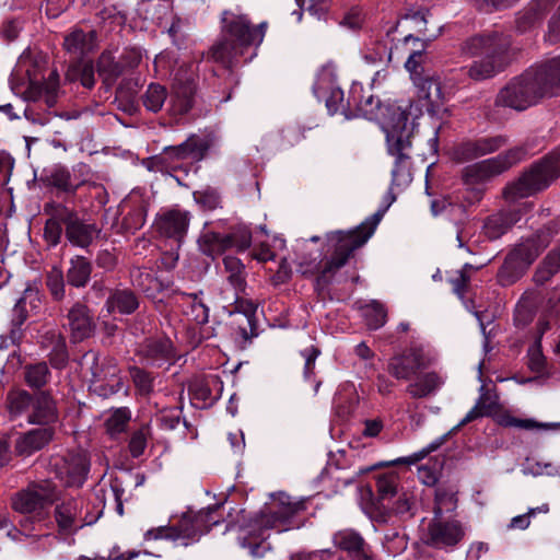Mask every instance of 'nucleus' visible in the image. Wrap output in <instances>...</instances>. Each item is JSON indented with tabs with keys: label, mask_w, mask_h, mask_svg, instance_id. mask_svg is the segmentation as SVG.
Masks as SVG:
<instances>
[{
	"label": "nucleus",
	"mask_w": 560,
	"mask_h": 560,
	"mask_svg": "<svg viewBox=\"0 0 560 560\" xmlns=\"http://www.w3.org/2000/svg\"><path fill=\"white\" fill-rule=\"evenodd\" d=\"M361 85H352L350 90L352 107L357 115L368 120H382L386 128L388 152L395 156V165L392 171L393 186H405L411 182L408 168L409 149L415 124L410 121L413 105L392 104L383 107L381 101L372 94L362 95Z\"/></svg>",
	"instance_id": "f257e3e1"
},
{
	"label": "nucleus",
	"mask_w": 560,
	"mask_h": 560,
	"mask_svg": "<svg viewBox=\"0 0 560 560\" xmlns=\"http://www.w3.org/2000/svg\"><path fill=\"white\" fill-rule=\"evenodd\" d=\"M382 213L372 214L355 229L335 231L326 235V248L329 255L322 260L319 254H304L299 257L298 271L303 276H316V287L325 289L352 256L373 235Z\"/></svg>",
	"instance_id": "f03ea898"
},
{
	"label": "nucleus",
	"mask_w": 560,
	"mask_h": 560,
	"mask_svg": "<svg viewBox=\"0 0 560 560\" xmlns=\"http://www.w3.org/2000/svg\"><path fill=\"white\" fill-rule=\"evenodd\" d=\"M268 28L267 22L254 24L247 14L225 10L221 15V37L201 55L231 68L241 59L252 60L257 55Z\"/></svg>",
	"instance_id": "7ed1b4c3"
},
{
	"label": "nucleus",
	"mask_w": 560,
	"mask_h": 560,
	"mask_svg": "<svg viewBox=\"0 0 560 560\" xmlns=\"http://www.w3.org/2000/svg\"><path fill=\"white\" fill-rule=\"evenodd\" d=\"M560 95V56L533 66L513 78L495 98L498 106L525 110L544 97Z\"/></svg>",
	"instance_id": "20e7f679"
},
{
	"label": "nucleus",
	"mask_w": 560,
	"mask_h": 560,
	"mask_svg": "<svg viewBox=\"0 0 560 560\" xmlns=\"http://www.w3.org/2000/svg\"><path fill=\"white\" fill-rule=\"evenodd\" d=\"M460 50L467 57L482 56L467 67L466 74L474 81L494 78L506 69L516 54L512 36L501 30H488L467 37Z\"/></svg>",
	"instance_id": "39448f33"
},
{
	"label": "nucleus",
	"mask_w": 560,
	"mask_h": 560,
	"mask_svg": "<svg viewBox=\"0 0 560 560\" xmlns=\"http://www.w3.org/2000/svg\"><path fill=\"white\" fill-rule=\"evenodd\" d=\"M223 266L226 282L232 287L230 294L226 290L221 291L223 308L226 310L231 317V328L240 336L243 342H248L256 336V305L240 295L246 287L245 266L241 259L234 256H225L223 258Z\"/></svg>",
	"instance_id": "423d86ee"
},
{
	"label": "nucleus",
	"mask_w": 560,
	"mask_h": 560,
	"mask_svg": "<svg viewBox=\"0 0 560 560\" xmlns=\"http://www.w3.org/2000/svg\"><path fill=\"white\" fill-rule=\"evenodd\" d=\"M304 509V502L290 500L266 509L243 528L241 546L247 548L254 558H262L271 550V545L267 541L270 532L282 533L292 528V517Z\"/></svg>",
	"instance_id": "0eeeda50"
},
{
	"label": "nucleus",
	"mask_w": 560,
	"mask_h": 560,
	"mask_svg": "<svg viewBox=\"0 0 560 560\" xmlns=\"http://www.w3.org/2000/svg\"><path fill=\"white\" fill-rule=\"evenodd\" d=\"M58 497L56 486L50 481L30 485L12 498V508L23 516L19 524L25 535L42 533L52 526L46 510Z\"/></svg>",
	"instance_id": "6e6552de"
},
{
	"label": "nucleus",
	"mask_w": 560,
	"mask_h": 560,
	"mask_svg": "<svg viewBox=\"0 0 560 560\" xmlns=\"http://www.w3.org/2000/svg\"><path fill=\"white\" fill-rule=\"evenodd\" d=\"M220 505L209 506L198 512L187 511L182 515L178 523L174 526H159L148 529L143 538L147 541L156 539L185 540L184 545L197 541L202 535L208 533L212 526L221 522V515H218Z\"/></svg>",
	"instance_id": "1a4fd4ad"
},
{
	"label": "nucleus",
	"mask_w": 560,
	"mask_h": 560,
	"mask_svg": "<svg viewBox=\"0 0 560 560\" xmlns=\"http://www.w3.org/2000/svg\"><path fill=\"white\" fill-rule=\"evenodd\" d=\"M560 176V149L552 151L540 162L534 164L516 182L504 188V198L515 201L547 188Z\"/></svg>",
	"instance_id": "9d476101"
},
{
	"label": "nucleus",
	"mask_w": 560,
	"mask_h": 560,
	"mask_svg": "<svg viewBox=\"0 0 560 560\" xmlns=\"http://www.w3.org/2000/svg\"><path fill=\"white\" fill-rule=\"evenodd\" d=\"M527 152L524 147L512 148L494 158L467 165L462 173L466 185L486 182L523 161Z\"/></svg>",
	"instance_id": "9b49d317"
},
{
	"label": "nucleus",
	"mask_w": 560,
	"mask_h": 560,
	"mask_svg": "<svg viewBox=\"0 0 560 560\" xmlns=\"http://www.w3.org/2000/svg\"><path fill=\"white\" fill-rule=\"evenodd\" d=\"M83 361L91 364V384L94 392L106 397L116 394L122 388V381L119 375L120 370L115 359L102 358L94 352H89L84 354Z\"/></svg>",
	"instance_id": "f8f14e48"
},
{
	"label": "nucleus",
	"mask_w": 560,
	"mask_h": 560,
	"mask_svg": "<svg viewBox=\"0 0 560 560\" xmlns=\"http://www.w3.org/2000/svg\"><path fill=\"white\" fill-rule=\"evenodd\" d=\"M433 361L430 352L421 345H410L401 353L392 357L387 364L388 373L396 380L410 381L420 370Z\"/></svg>",
	"instance_id": "ddd939ff"
},
{
	"label": "nucleus",
	"mask_w": 560,
	"mask_h": 560,
	"mask_svg": "<svg viewBox=\"0 0 560 560\" xmlns=\"http://www.w3.org/2000/svg\"><path fill=\"white\" fill-rule=\"evenodd\" d=\"M89 466L88 456L83 452H68L55 455L50 459L51 469L66 487L82 486L86 479Z\"/></svg>",
	"instance_id": "4468645a"
},
{
	"label": "nucleus",
	"mask_w": 560,
	"mask_h": 560,
	"mask_svg": "<svg viewBox=\"0 0 560 560\" xmlns=\"http://www.w3.org/2000/svg\"><path fill=\"white\" fill-rule=\"evenodd\" d=\"M465 530L460 522L433 517L428 524L423 541L438 549H446L456 546L464 537Z\"/></svg>",
	"instance_id": "2eb2a0df"
},
{
	"label": "nucleus",
	"mask_w": 560,
	"mask_h": 560,
	"mask_svg": "<svg viewBox=\"0 0 560 560\" xmlns=\"http://www.w3.org/2000/svg\"><path fill=\"white\" fill-rule=\"evenodd\" d=\"M83 500L72 498L56 504L54 518L59 534L71 535L95 522L94 517L83 515Z\"/></svg>",
	"instance_id": "dca6fc26"
},
{
	"label": "nucleus",
	"mask_w": 560,
	"mask_h": 560,
	"mask_svg": "<svg viewBox=\"0 0 560 560\" xmlns=\"http://www.w3.org/2000/svg\"><path fill=\"white\" fill-rule=\"evenodd\" d=\"M314 94L318 100H324L329 113L335 114L339 110L347 112L352 109V98L349 94L347 104L343 102L342 90L335 84L332 74L329 71H323L317 77L313 86Z\"/></svg>",
	"instance_id": "f3484780"
},
{
	"label": "nucleus",
	"mask_w": 560,
	"mask_h": 560,
	"mask_svg": "<svg viewBox=\"0 0 560 560\" xmlns=\"http://www.w3.org/2000/svg\"><path fill=\"white\" fill-rule=\"evenodd\" d=\"M90 168L86 164L79 163L70 172L66 166L56 165L52 167L49 180L50 184L68 194H74L79 187L89 180Z\"/></svg>",
	"instance_id": "a211bd4d"
},
{
	"label": "nucleus",
	"mask_w": 560,
	"mask_h": 560,
	"mask_svg": "<svg viewBox=\"0 0 560 560\" xmlns=\"http://www.w3.org/2000/svg\"><path fill=\"white\" fill-rule=\"evenodd\" d=\"M332 542L337 548L347 552L352 560H373L371 546L354 529L338 530L332 536Z\"/></svg>",
	"instance_id": "6ab92c4d"
},
{
	"label": "nucleus",
	"mask_w": 560,
	"mask_h": 560,
	"mask_svg": "<svg viewBox=\"0 0 560 560\" xmlns=\"http://www.w3.org/2000/svg\"><path fill=\"white\" fill-rule=\"evenodd\" d=\"M58 419L59 413L57 405L50 393L43 390L36 394L33 398L31 410L27 413V422L42 425V428H54Z\"/></svg>",
	"instance_id": "aec40b11"
},
{
	"label": "nucleus",
	"mask_w": 560,
	"mask_h": 560,
	"mask_svg": "<svg viewBox=\"0 0 560 560\" xmlns=\"http://www.w3.org/2000/svg\"><path fill=\"white\" fill-rule=\"evenodd\" d=\"M189 225L188 212L180 210H168L155 220L156 231L167 237L180 242L185 236Z\"/></svg>",
	"instance_id": "412c9836"
},
{
	"label": "nucleus",
	"mask_w": 560,
	"mask_h": 560,
	"mask_svg": "<svg viewBox=\"0 0 560 560\" xmlns=\"http://www.w3.org/2000/svg\"><path fill=\"white\" fill-rule=\"evenodd\" d=\"M54 434L55 429L52 427L32 429L16 438L14 452L19 456H31L46 446L52 440Z\"/></svg>",
	"instance_id": "4be33fe9"
},
{
	"label": "nucleus",
	"mask_w": 560,
	"mask_h": 560,
	"mask_svg": "<svg viewBox=\"0 0 560 560\" xmlns=\"http://www.w3.org/2000/svg\"><path fill=\"white\" fill-rule=\"evenodd\" d=\"M207 150L208 144L206 141L192 135L178 145L164 148L160 159L163 161H199L205 156Z\"/></svg>",
	"instance_id": "5701e85b"
},
{
	"label": "nucleus",
	"mask_w": 560,
	"mask_h": 560,
	"mask_svg": "<svg viewBox=\"0 0 560 560\" xmlns=\"http://www.w3.org/2000/svg\"><path fill=\"white\" fill-rule=\"evenodd\" d=\"M68 326L72 340L80 342L92 336L95 323L86 305L75 303L68 313Z\"/></svg>",
	"instance_id": "b1692460"
},
{
	"label": "nucleus",
	"mask_w": 560,
	"mask_h": 560,
	"mask_svg": "<svg viewBox=\"0 0 560 560\" xmlns=\"http://www.w3.org/2000/svg\"><path fill=\"white\" fill-rule=\"evenodd\" d=\"M59 79L56 73H51L44 82L30 80L24 91V97L28 102L43 101L48 108L56 105L58 98Z\"/></svg>",
	"instance_id": "393cba45"
},
{
	"label": "nucleus",
	"mask_w": 560,
	"mask_h": 560,
	"mask_svg": "<svg viewBox=\"0 0 560 560\" xmlns=\"http://www.w3.org/2000/svg\"><path fill=\"white\" fill-rule=\"evenodd\" d=\"M500 410L501 406L498 395L487 389L485 386H481L478 400L463 418L458 427H463L481 417H495Z\"/></svg>",
	"instance_id": "a878e982"
},
{
	"label": "nucleus",
	"mask_w": 560,
	"mask_h": 560,
	"mask_svg": "<svg viewBox=\"0 0 560 560\" xmlns=\"http://www.w3.org/2000/svg\"><path fill=\"white\" fill-rule=\"evenodd\" d=\"M550 235L545 236L544 232L537 233L534 237L518 244L510 255L527 268L535 261L544 248L548 246Z\"/></svg>",
	"instance_id": "bb28decb"
},
{
	"label": "nucleus",
	"mask_w": 560,
	"mask_h": 560,
	"mask_svg": "<svg viewBox=\"0 0 560 560\" xmlns=\"http://www.w3.org/2000/svg\"><path fill=\"white\" fill-rule=\"evenodd\" d=\"M520 220V213L514 210L500 211L488 217L483 223V233L491 240H498Z\"/></svg>",
	"instance_id": "cd10ccee"
},
{
	"label": "nucleus",
	"mask_w": 560,
	"mask_h": 560,
	"mask_svg": "<svg viewBox=\"0 0 560 560\" xmlns=\"http://www.w3.org/2000/svg\"><path fill=\"white\" fill-rule=\"evenodd\" d=\"M63 47L74 58H82L96 47V33L75 28L65 37Z\"/></svg>",
	"instance_id": "c85d7f7f"
},
{
	"label": "nucleus",
	"mask_w": 560,
	"mask_h": 560,
	"mask_svg": "<svg viewBox=\"0 0 560 560\" xmlns=\"http://www.w3.org/2000/svg\"><path fill=\"white\" fill-rule=\"evenodd\" d=\"M416 376L417 377L406 387V392L416 399L425 398L435 394L444 383L443 377L435 371L427 372L421 375L417 374Z\"/></svg>",
	"instance_id": "c756f323"
},
{
	"label": "nucleus",
	"mask_w": 560,
	"mask_h": 560,
	"mask_svg": "<svg viewBox=\"0 0 560 560\" xmlns=\"http://www.w3.org/2000/svg\"><path fill=\"white\" fill-rule=\"evenodd\" d=\"M105 307L108 313L132 314L139 307V299L129 289H116L108 295Z\"/></svg>",
	"instance_id": "7c9ffc66"
},
{
	"label": "nucleus",
	"mask_w": 560,
	"mask_h": 560,
	"mask_svg": "<svg viewBox=\"0 0 560 560\" xmlns=\"http://www.w3.org/2000/svg\"><path fill=\"white\" fill-rule=\"evenodd\" d=\"M100 230L93 223H86L79 217L66 228V237L74 246L88 247L98 235Z\"/></svg>",
	"instance_id": "2f4dec72"
},
{
	"label": "nucleus",
	"mask_w": 560,
	"mask_h": 560,
	"mask_svg": "<svg viewBox=\"0 0 560 560\" xmlns=\"http://www.w3.org/2000/svg\"><path fill=\"white\" fill-rule=\"evenodd\" d=\"M139 352L148 362L158 363L172 357L173 345L168 338H151L141 345Z\"/></svg>",
	"instance_id": "473e14b6"
},
{
	"label": "nucleus",
	"mask_w": 560,
	"mask_h": 560,
	"mask_svg": "<svg viewBox=\"0 0 560 560\" xmlns=\"http://www.w3.org/2000/svg\"><path fill=\"white\" fill-rule=\"evenodd\" d=\"M417 86L418 96L421 101H424L423 106H427L428 110H434L443 104L444 96L439 80L433 78L421 79Z\"/></svg>",
	"instance_id": "72a5a7b5"
},
{
	"label": "nucleus",
	"mask_w": 560,
	"mask_h": 560,
	"mask_svg": "<svg viewBox=\"0 0 560 560\" xmlns=\"http://www.w3.org/2000/svg\"><path fill=\"white\" fill-rule=\"evenodd\" d=\"M538 306V294L535 291H525L514 310V323L517 326H527L535 317Z\"/></svg>",
	"instance_id": "f704fd0d"
},
{
	"label": "nucleus",
	"mask_w": 560,
	"mask_h": 560,
	"mask_svg": "<svg viewBox=\"0 0 560 560\" xmlns=\"http://www.w3.org/2000/svg\"><path fill=\"white\" fill-rule=\"evenodd\" d=\"M497 422L505 428H520L523 430H545V431H555L560 430V423L557 422H539L535 419H520L512 416L509 412H502L495 416Z\"/></svg>",
	"instance_id": "c9c22d12"
},
{
	"label": "nucleus",
	"mask_w": 560,
	"mask_h": 560,
	"mask_svg": "<svg viewBox=\"0 0 560 560\" xmlns=\"http://www.w3.org/2000/svg\"><path fill=\"white\" fill-rule=\"evenodd\" d=\"M34 396L25 389H11L7 394L5 406L11 419L26 415L31 410Z\"/></svg>",
	"instance_id": "e433bc0d"
},
{
	"label": "nucleus",
	"mask_w": 560,
	"mask_h": 560,
	"mask_svg": "<svg viewBox=\"0 0 560 560\" xmlns=\"http://www.w3.org/2000/svg\"><path fill=\"white\" fill-rule=\"evenodd\" d=\"M92 273L91 262L83 256H75L70 260L67 270V282L75 288H83L90 281Z\"/></svg>",
	"instance_id": "4c0bfd02"
},
{
	"label": "nucleus",
	"mask_w": 560,
	"mask_h": 560,
	"mask_svg": "<svg viewBox=\"0 0 560 560\" xmlns=\"http://www.w3.org/2000/svg\"><path fill=\"white\" fill-rule=\"evenodd\" d=\"M230 238L224 234L212 231L203 232L199 240L198 246L202 254L215 257L221 255L225 249L230 248Z\"/></svg>",
	"instance_id": "58836bf2"
},
{
	"label": "nucleus",
	"mask_w": 560,
	"mask_h": 560,
	"mask_svg": "<svg viewBox=\"0 0 560 560\" xmlns=\"http://www.w3.org/2000/svg\"><path fill=\"white\" fill-rule=\"evenodd\" d=\"M550 7V0H537L525 11L521 12L516 19V27L520 32H526L536 25Z\"/></svg>",
	"instance_id": "ea45409f"
},
{
	"label": "nucleus",
	"mask_w": 560,
	"mask_h": 560,
	"mask_svg": "<svg viewBox=\"0 0 560 560\" xmlns=\"http://www.w3.org/2000/svg\"><path fill=\"white\" fill-rule=\"evenodd\" d=\"M527 269L526 266H523L514 256L509 254L497 273L498 282L502 287H509L520 280Z\"/></svg>",
	"instance_id": "a19ab883"
},
{
	"label": "nucleus",
	"mask_w": 560,
	"mask_h": 560,
	"mask_svg": "<svg viewBox=\"0 0 560 560\" xmlns=\"http://www.w3.org/2000/svg\"><path fill=\"white\" fill-rule=\"evenodd\" d=\"M67 79L70 81H80L84 88L92 89L95 84L93 63L85 60L74 61L69 66Z\"/></svg>",
	"instance_id": "79ce46f5"
},
{
	"label": "nucleus",
	"mask_w": 560,
	"mask_h": 560,
	"mask_svg": "<svg viewBox=\"0 0 560 560\" xmlns=\"http://www.w3.org/2000/svg\"><path fill=\"white\" fill-rule=\"evenodd\" d=\"M560 271V245L551 250L538 266L534 280L538 284H544Z\"/></svg>",
	"instance_id": "37998d69"
},
{
	"label": "nucleus",
	"mask_w": 560,
	"mask_h": 560,
	"mask_svg": "<svg viewBox=\"0 0 560 560\" xmlns=\"http://www.w3.org/2000/svg\"><path fill=\"white\" fill-rule=\"evenodd\" d=\"M399 476L394 471L380 474L376 476L375 488L377 500L381 502L390 500L398 492Z\"/></svg>",
	"instance_id": "c03bdc74"
},
{
	"label": "nucleus",
	"mask_w": 560,
	"mask_h": 560,
	"mask_svg": "<svg viewBox=\"0 0 560 560\" xmlns=\"http://www.w3.org/2000/svg\"><path fill=\"white\" fill-rule=\"evenodd\" d=\"M167 96L168 93L164 85L160 83H151L148 85L141 98L143 106L148 110L158 113L162 109Z\"/></svg>",
	"instance_id": "a18cd8bd"
},
{
	"label": "nucleus",
	"mask_w": 560,
	"mask_h": 560,
	"mask_svg": "<svg viewBox=\"0 0 560 560\" xmlns=\"http://www.w3.org/2000/svg\"><path fill=\"white\" fill-rule=\"evenodd\" d=\"M24 378L30 387L42 388L48 383L50 371L45 362L30 364L25 366Z\"/></svg>",
	"instance_id": "49530a36"
},
{
	"label": "nucleus",
	"mask_w": 560,
	"mask_h": 560,
	"mask_svg": "<svg viewBox=\"0 0 560 560\" xmlns=\"http://www.w3.org/2000/svg\"><path fill=\"white\" fill-rule=\"evenodd\" d=\"M184 313L196 324L203 325L209 319V308L202 303L197 295H186L184 298Z\"/></svg>",
	"instance_id": "de8ad7c7"
},
{
	"label": "nucleus",
	"mask_w": 560,
	"mask_h": 560,
	"mask_svg": "<svg viewBox=\"0 0 560 560\" xmlns=\"http://www.w3.org/2000/svg\"><path fill=\"white\" fill-rule=\"evenodd\" d=\"M363 316L370 329H378L387 320V310L382 303L372 301L363 308Z\"/></svg>",
	"instance_id": "09e8293b"
},
{
	"label": "nucleus",
	"mask_w": 560,
	"mask_h": 560,
	"mask_svg": "<svg viewBox=\"0 0 560 560\" xmlns=\"http://www.w3.org/2000/svg\"><path fill=\"white\" fill-rule=\"evenodd\" d=\"M97 71L105 81H113L121 74L122 69L110 51H103L97 60Z\"/></svg>",
	"instance_id": "8fccbe9b"
},
{
	"label": "nucleus",
	"mask_w": 560,
	"mask_h": 560,
	"mask_svg": "<svg viewBox=\"0 0 560 560\" xmlns=\"http://www.w3.org/2000/svg\"><path fill=\"white\" fill-rule=\"evenodd\" d=\"M475 271V268L465 264L462 269L456 270L448 279L453 288V292L460 299H464L465 294L468 291V287L471 279V273Z\"/></svg>",
	"instance_id": "3c124183"
},
{
	"label": "nucleus",
	"mask_w": 560,
	"mask_h": 560,
	"mask_svg": "<svg viewBox=\"0 0 560 560\" xmlns=\"http://www.w3.org/2000/svg\"><path fill=\"white\" fill-rule=\"evenodd\" d=\"M195 68L194 65H186L180 66L176 72L174 73V80L179 84H187L185 88L184 94L185 100L183 104L180 105L182 112H187L190 108V100L189 96L191 95L192 89L190 84L194 82L195 79Z\"/></svg>",
	"instance_id": "603ef678"
},
{
	"label": "nucleus",
	"mask_w": 560,
	"mask_h": 560,
	"mask_svg": "<svg viewBox=\"0 0 560 560\" xmlns=\"http://www.w3.org/2000/svg\"><path fill=\"white\" fill-rule=\"evenodd\" d=\"M456 505L457 499L453 491L445 488L435 490L434 517H443V513L454 511Z\"/></svg>",
	"instance_id": "864d4df0"
},
{
	"label": "nucleus",
	"mask_w": 560,
	"mask_h": 560,
	"mask_svg": "<svg viewBox=\"0 0 560 560\" xmlns=\"http://www.w3.org/2000/svg\"><path fill=\"white\" fill-rule=\"evenodd\" d=\"M52 348L48 354L50 364L56 369H62L68 362V351L65 338L51 332Z\"/></svg>",
	"instance_id": "5fc2aeb1"
},
{
	"label": "nucleus",
	"mask_w": 560,
	"mask_h": 560,
	"mask_svg": "<svg viewBox=\"0 0 560 560\" xmlns=\"http://www.w3.org/2000/svg\"><path fill=\"white\" fill-rule=\"evenodd\" d=\"M151 438V428L149 424H143L131 434L129 441V451L132 457L137 458L144 453L148 440Z\"/></svg>",
	"instance_id": "6e6d98bb"
},
{
	"label": "nucleus",
	"mask_w": 560,
	"mask_h": 560,
	"mask_svg": "<svg viewBox=\"0 0 560 560\" xmlns=\"http://www.w3.org/2000/svg\"><path fill=\"white\" fill-rule=\"evenodd\" d=\"M45 212L50 215V220H54L60 224H65L66 228L70 224L71 221L78 218L77 212L61 203L56 202L46 205Z\"/></svg>",
	"instance_id": "4d7b16f0"
},
{
	"label": "nucleus",
	"mask_w": 560,
	"mask_h": 560,
	"mask_svg": "<svg viewBox=\"0 0 560 560\" xmlns=\"http://www.w3.org/2000/svg\"><path fill=\"white\" fill-rule=\"evenodd\" d=\"M147 209L145 206L140 202L135 206L124 218L122 224L127 232H135L141 229L145 222Z\"/></svg>",
	"instance_id": "13d9d810"
},
{
	"label": "nucleus",
	"mask_w": 560,
	"mask_h": 560,
	"mask_svg": "<svg viewBox=\"0 0 560 560\" xmlns=\"http://www.w3.org/2000/svg\"><path fill=\"white\" fill-rule=\"evenodd\" d=\"M130 420V411L127 408H119L115 410L106 420L105 425L108 433L112 435L125 431Z\"/></svg>",
	"instance_id": "bf43d9fd"
},
{
	"label": "nucleus",
	"mask_w": 560,
	"mask_h": 560,
	"mask_svg": "<svg viewBox=\"0 0 560 560\" xmlns=\"http://www.w3.org/2000/svg\"><path fill=\"white\" fill-rule=\"evenodd\" d=\"M384 545L389 553L399 555L406 550L408 541L405 534L390 529L385 534Z\"/></svg>",
	"instance_id": "052dcab7"
},
{
	"label": "nucleus",
	"mask_w": 560,
	"mask_h": 560,
	"mask_svg": "<svg viewBox=\"0 0 560 560\" xmlns=\"http://www.w3.org/2000/svg\"><path fill=\"white\" fill-rule=\"evenodd\" d=\"M130 374L141 395H149L153 390V377L150 373L139 368H132Z\"/></svg>",
	"instance_id": "680f3d73"
},
{
	"label": "nucleus",
	"mask_w": 560,
	"mask_h": 560,
	"mask_svg": "<svg viewBox=\"0 0 560 560\" xmlns=\"http://www.w3.org/2000/svg\"><path fill=\"white\" fill-rule=\"evenodd\" d=\"M417 506V499L412 493L402 492L394 505V511L400 516H412Z\"/></svg>",
	"instance_id": "e2e57ef3"
},
{
	"label": "nucleus",
	"mask_w": 560,
	"mask_h": 560,
	"mask_svg": "<svg viewBox=\"0 0 560 560\" xmlns=\"http://www.w3.org/2000/svg\"><path fill=\"white\" fill-rule=\"evenodd\" d=\"M457 162H466L480 156L477 140H470L458 144L453 152Z\"/></svg>",
	"instance_id": "0e129e2a"
},
{
	"label": "nucleus",
	"mask_w": 560,
	"mask_h": 560,
	"mask_svg": "<svg viewBox=\"0 0 560 560\" xmlns=\"http://www.w3.org/2000/svg\"><path fill=\"white\" fill-rule=\"evenodd\" d=\"M508 142L504 136H493L477 139L480 156L493 153L504 147Z\"/></svg>",
	"instance_id": "69168bd1"
},
{
	"label": "nucleus",
	"mask_w": 560,
	"mask_h": 560,
	"mask_svg": "<svg viewBox=\"0 0 560 560\" xmlns=\"http://www.w3.org/2000/svg\"><path fill=\"white\" fill-rule=\"evenodd\" d=\"M225 235L230 238V248L235 247L237 250H245L250 246L252 233L247 228L237 229Z\"/></svg>",
	"instance_id": "338daca9"
},
{
	"label": "nucleus",
	"mask_w": 560,
	"mask_h": 560,
	"mask_svg": "<svg viewBox=\"0 0 560 560\" xmlns=\"http://www.w3.org/2000/svg\"><path fill=\"white\" fill-rule=\"evenodd\" d=\"M47 287L56 300L65 296V282L60 270L51 271L47 277Z\"/></svg>",
	"instance_id": "774afa93"
}]
</instances>
